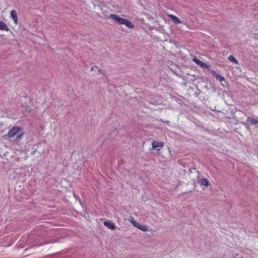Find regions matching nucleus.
Masks as SVG:
<instances>
[{"label":"nucleus","mask_w":258,"mask_h":258,"mask_svg":"<svg viewBox=\"0 0 258 258\" xmlns=\"http://www.w3.org/2000/svg\"><path fill=\"white\" fill-rule=\"evenodd\" d=\"M109 19L115 21L118 24H123L129 28H134V25L129 20L121 18L116 14H110L109 16Z\"/></svg>","instance_id":"f257e3e1"},{"label":"nucleus","mask_w":258,"mask_h":258,"mask_svg":"<svg viewBox=\"0 0 258 258\" xmlns=\"http://www.w3.org/2000/svg\"><path fill=\"white\" fill-rule=\"evenodd\" d=\"M20 127L19 126H14L9 132L7 135L8 137L9 138L12 139L16 136V139L14 140L15 141H19L21 140L23 136L22 133H20Z\"/></svg>","instance_id":"f03ea898"},{"label":"nucleus","mask_w":258,"mask_h":258,"mask_svg":"<svg viewBox=\"0 0 258 258\" xmlns=\"http://www.w3.org/2000/svg\"><path fill=\"white\" fill-rule=\"evenodd\" d=\"M211 73L212 74V75L214 77H215L217 80L219 81L220 82H221V85L224 86V84H223L222 83V82L223 81H225V78L222 76H220V75L216 73V71H215L214 70H212L211 71Z\"/></svg>","instance_id":"7ed1b4c3"},{"label":"nucleus","mask_w":258,"mask_h":258,"mask_svg":"<svg viewBox=\"0 0 258 258\" xmlns=\"http://www.w3.org/2000/svg\"><path fill=\"white\" fill-rule=\"evenodd\" d=\"M198 179L199 180L198 181V183H199L201 186H205L206 187H208L210 184L209 180L207 179H200L199 177H198Z\"/></svg>","instance_id":"20e7f679"},{"label":"nucleus","mask_w":258,"mask_h":258,"mask_svg":"<svg viewBox=\"0 0 258 258\" xmlns=\"http://www.w3.org/2000/svg\"><path fill=\"white\" fill-rule=\"evenodd\" d=\"M103 224L104 226H105L109 229H110L111 230H114L115 229L116 226L111 221H105L104 222Z\"/></svg>","instance_id":"39448f33"},{"label":"nucleus","mask_w":258,"mask_h":258,"mask_svg":"<svg viewBox=\"0 0 258 258\" xmlns=\"http://www.w3.org/2000/svg\"><path fill=\"white\" fill-rule=\"evenodd\" d=\"M246 122L251 125H258V119L254 118L251 116L247 117Z\"/></svg>","instance_id":"423d86ee"},{"label":"nucleus","mask_w":258,"mask_h":258,"mask_svg":"<svg viewBox=\"0 0 258 258\" xmlns=\"http://www.w3.org/2000/svg\"><path fill=\"white\" fill-rule=\"evenodd\" d=\"M193 61L198 65L200 66L201 68H208V66L206 63H205L204 62L201 61V60L195 58L193 59Z\"/></svg>","instance_id":"0eeeda50"},{"label":"nucleus","mask_w":258,"mask_h":258,"mask_svg":"<svg viewBox=\"0 0 258 258\" xmlns=\"http://www.w3.org/2000/svg\"><path fill=\"white\" fill-rule=\"evenodd\" d=\"M11 16L14 21L15 24H17L18 23V19L17 13L15 10H12L11 12Z\"/></svg>","instance_id":"6e6552de"},{"label":"nucleus","mask_w":258,"mask_h":258,"mask_svg":"<svg viewBox=\"0 0 258 258\" xmlns=\"http://www.w3.org/2000/svg\"><path fill=\"white\" fill-rule=\"evenodd\" d=\"M152 149H156L157 147H163L164 146V143L158 141H153L152 142Z\"/></svg>","instance_id":"1a4fd4ad"},{"label":"nucleus","mask_w":258,"mask_h":258,"mask_svg":"<svg viewBox=\"0 0 258 258\" xmlns=\"http://www.w3.org/2000/svg\"><path fill=\"white\" fill-rule=\"evenodd\" d=\"M0 30L8 31L10 30L9 27L5 22L0 21Z\"/></svg>","instance_id":"9d476101"},{"label":"nucleus","mask_w":258,"mask_h":258,"mask_svg":"<svg viewBox=\"0 0 258 258\" xmlns=\"http://www.w3.org/2000/svg\"><path fill=\"white\" fill-rule=\"evenodd\" d=\"M169 17L172 21L175 24H179L181 23L180 20L177 17L172 15H169Z\"/></svg>","instance_id":"9b49d317"},{"label":"nucleus","mask_w":258,"mask_h":258,"mask_svg":"<svg viewBox=\"0 0 258 258\" xmlns=\"http://www.w3.org/2000/svg\"><path fill=\"white\" fill-rule=\"evenodd\" d=\"M228 59L232 62L233 63H235V64H238V61L235 58V57L232 56V55H230L228 57Z\"/></svg>","instance_id":"f8f14e48"},{"label":"nucleus","mask_w":258,"mask_h":258,"mask_svg":"<svg viewBox=\"0 0 258 258\" xmlns=\"http://www.w3.org/2000/svg\"><path fill=\"white\" fill-rule=\"evenodd\" d=\"M130 222L134 225V226H135L136 228L139 226L140 224L136 222V221L134 220L133 217H132L130 220Z\"/></svg>","instance_id":"ddd939ff"},{"label":"nucleus","mask_w":258,"mask_h":258,"mask_svg":"<svg viewBox=\"0 0 258 258\" xmlns=\"http://www.w3.org/2000/svg\"><path fill=\"white\" fill-rule=\"evenodd\" d=\"M137 228L144 232H145L148 230L147 226L141 225L140 224H139V226L137 227Z\"/></svg>","instance_id":"4468645a"},{"label":"nucleus","mask_w":258,"mask_h":258,"mask_svg":"<svg viewBox=\"0 0 258 258\" xmlns=\"http://www.w3.org/2000/svg\"><path fill=\"white\" fill-rule=\"evenodd\" d=\"M242 123L245 126L247 130L250 132V128L249 125L248 124V122H242Z\"/></svg>","instance_id":"2eb2a0df"},{"label":"nucleus","mask_w":258,"mask_h":258,"mask_svg":"<svg viewBox=\"0 0 258 258\" xmlns=\"http://www.w3.org/2000/svg\"><path fill=\"white\" fill-rule=\"evenodd\" d=\"M34 242L33 241V247L35 246H39L40 245H43L44 244V241H42L39 243L34 244ZM36 243H37V242H36Z\"/></svg>","instance_id":"dca6fc26"},{"label":"nucleus","mask_w":258,"mask_h":258,"mask_svg":"<svg viewBox=\"0 0 258 258\" xmlns=\"http://www.w3.org/2000/svg\"><path fill=\"white\" fill-rule=\"evenodd\" d=\"M94 68L98 69V67L97 66H94L92 68L91 70L93 71L94 70Z\"/></svg>","instance_id":"f3484780"},{"label":"nucleus","mask_w":258,"mask_h":258,"mask_svg":"<svg viewBox=\"0 0 258 258\" xmlns=\"http://www.w3.org/2000/svg\"><path fill=\"white\" fill-rule=\"evenodd\" d=\"M98 72H100V73L102 74H104L103 70H98Z\"/></svg>","instance_id":"a211bd4d"}]
</instances>
